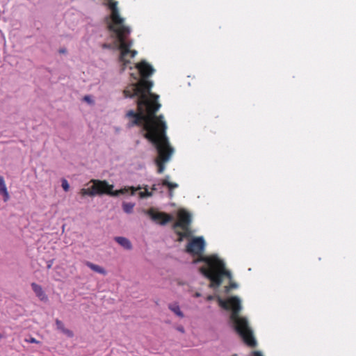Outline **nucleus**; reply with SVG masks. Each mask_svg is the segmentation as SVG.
<instances>
[{"label":"nucleus","instance_id":"obj_1","mask_svg":"<svg viewBox=\"0 0 356 356\" xmlns=\"http://www.w3.org/2000/svg\"><path fill=\"white\" fill-rule=\"evenodd\" d=\"M136 67L142 79L136 83L129 85L124 90L126 97H138V111L129 110L126 113V118L129 119L127 126L128 128L141 127L145 131L144 138L155 145L158 152L155 162L157 172L161 174L164 171L165 163L170 160L174 150L166 136L167 125L163 115H156L161 106L158 102L159 96L151 92L153 83L146 79L153 74L154 70L145 61L138 63Z\"/></svg>","mask_w":356,"mask_h":356},{"label":"nucleus","instance_id":"obj_2","mask_svg":"<svg viewBox=\"0 0 356 356\" xmlns=\"http://www.w3.org/2000/svg\"><path fill=\"white\" fill-rule=\"evenodd\" d=\"M205 247L206 243L202 236L194 237L187 243L185 251L193 257H197L193 260V264H206V266L200 267L199 270L211 281V288H218L221 285L223 277L232 280V275L231 272L226 269L224 261L217 256L204 255Z\"/></svg>","mask_w":356,"mask_h":356},{"label":"nucleus","instance_id":"obj_3","mask_svg":"<svg viewBox=\"0 0 356 356\" xmlns=\"http://www.w3.org/2000/svg\"><path fill=\"white\" fill-rule=\"evenodd\" d=\"M107 5L111 11V22L108 24V29L113 33V36L119 44L118 48L120 50L119 60L122 63V70H124L127 64L130 63L127 57L128 56L130 58L135 57L137 51L131 49L133 42L128 39L131 30L124 24V19L120 15L118 1L110 0Z\"/></svg>","mask_w":356,"mask_h":356},{"label":"nucleus","instance_id":"obj_4","mask_svg":"<svg viewBox=\"0 0 356 356\" xmlns=\"http://www.w3.org/2000/svg\"><path fill=\"white\" fill-rule=\"evenodd\" d=\"M218 302L223 309L232 310L229 316L230 323L244 343L249 347H256L257 341L247 318L240 316L241 305L239 298L236 296H232L227 300H223L220 297H218Z\"/></svg>","mask_w":356,"mask_h":356},{"label":"nucleus","instance_id":"obj_5","mask_svg":"<svg viewBox=\"0 0 356 356\" xmlns=\"http://www.w3.org/2000/svg\"><path fill=\"white\" fill-rule=\"evenodd\" d=\"M92 185L87 188H82L80 191L81 196L86 195L95 196L106 194L111 196H118L119 195L125 194L131 191V194L134 195L136 189L134 187L124 188L120 190L113 191V185L108 184L106 181H101L98 179H92L90 181Z\"/></svg>","mask_w":356,"mask_h":356},{"label":"nucleus","instance_id":"obj_6","mask_svg":"<svg viewBox=\"0 0 356 356\" xmlns=\"http://www.w3.org/2000/svg\"><path fill=\"white\" fill-rule=\"evenodd\" d=\"M191 213L184 209L179 210L177 220L172 225L175 234L178 236L177 241L181 242L184 238H188L193 235L191 228Z\"/></svg>","mask_w":356,"mask_h":356},{"label":"nucleus","instance_id":"obj_7","mask_svg":"<svg viewBox=\"0 0 356 356\" xmlns=\"http://www.w3.org/2000/svg\"><path fill=\"white\" fill-rule=\"evenodd\" d=\"M146 213L154 221H159L161 225H165L167 222L172 220V217L170 214L164 212H156L154 209H150L146 211Z\"/></svg>","mask_w":356,"mask_h":356},{"label":"nucleus","instance_id":"obj_8","mask_svg":"<svg viewBox=\"0 0 356 356\" xmlns=\"http://www.w3.org/2000/svg\"><path fill=\"white\" fill-rule=\"evenodd\" d=\"M115 241L126 250H131L132 248L130 241L125 237L118 236L115 238Z\"/></svg>","mask_w":356,"mask_h":356},{"label":"nucleus","instance_id":"obj_9","mask_svg":"<svg viewBox=\"0 0 356 356\" xmlns=\"http://www.w3.org/2000/svg\"><path fill=\"white\" fill-rule=\"evenodd\" d=\"M56 324L57 328L59 330H60L64 334H65L67 337H68L70 338L73 337V336H74L73 332L65 328L64 326V324L62 321L57 319L56 321Z\"/></svg>","mask_w":356,"mask_h":356},{"label":"nucleus","instance_id":"obj_10","mask_svg":"<svg viewBox=\"0 0 356 356\" xmlns=\"http://www.w3.org/2000/svg\"><path fill=\"white\" fill-rule=\"evenodd\" d=\"M85 264L90 268L92 270L98 273L99 274L105 275L106 274V270L102 266H98L97 264H92L90 261H86Z\"/></svg>","mask_w":356,"mask_h":356},{"label":"nucleus","instance_id":"obj_11","mask_svg":"<svg viewBox=\"0 0 356 356\" xmlns=\"http://www.w3.org/2000/svg\"><path fill=\"white\" fill-rule=\"evenodd\" d=\"M0 195L3 196V199L6 201L8 199V193L3 177L0 176Z\"/></svg>","mask_w":356,"mask_h":356},{"label":"nucleus","instance_id":"obj_12","mask_svg":"<svg viewBox=\"0 0 356 356\" xmlns=\"http://www.w3.org/2000/svg\"><path fill=\"white\" fill-rule=\"evenodd\" d=\"M161 185L167 186L169 189V195L170 197H172V190L178 187V184L176 183H172L168 181L167 179H164L161 181Z\"/></svg>","mask_w":356,"mask_h":356},{"label":"nucleus","instance_id":"obj_13","mask_svg":"<svg viewBox=\"0 0 356 356\" xmlns=\"http://www.w3.org/2000/svg\"><path fill=\"white\" fill-rule=\"evenodd\" d=\"M31 288L36 294V296L39 297L41 300H42L44 298V295L43 294L42 289L40 285L33 282L31 284Z\"/></svg>","mask_w":356,"mask_h":356},{"label":"nucleus","instance_id":"obj_14","mask_svg":"<svg viewBox=\"0 0 356 356\" xmlns=\"http://www.w3.org/2000/svg\"><path fill=\"white\" fill-rule=\"evenodd\" d=\"M168 308L177 316L180 318H183L184 316L183 312L181 311L180 307L177 303L170 304L168 305Z\"/></svg>","mask_w":356,"mask_h":356},{"label":"nucleus","instance_id":"obj_15","mask_svg":"<svg viewBox=\"0 0 356 356\" xmlns=\"http://www.w3.org/2000/svg\"><path fill=\"white\" fill-rule=\"evenodd\" d=\"M135 206L134 203L132 202H124L122 204L123 211L127 213H131L133 212L134 207Z\"/></svg>","mask_w":356,"mask_h":356},{"label":"nucleus","instance_id":"obj_16","mask_svg":"<svg viewBox=\"0 0 356 356\" xmlns=\"http://www.w3.org/2000/svg\"><path fill=\"white\" fill-rule=\"evenodd\" d=\"M238 285L235 282H231L228 286L225 288V292L229 293L231 289L237 288Z\"/></svg>","mask_w":356,"mask_h":356},{"label":"nucleus","instance_id":"obj_17","mask_svg":"<svg viewBox=\"0 0 356 356\" xmlns=\"http://www.w3.org/2000/svg\"><path fill=\"white\" fill-rule=\"evenodd\" d=\"M62 187L65 191H68L70 188V185L67 181L65 179L62 180Z\"/></svg>","mask_w":356,"mask_h":356},{"label":"nucleus","instance_id":"obj_18","mask_svg":"<svg viewBox=\"0 0 356 356\" xmlns=\"http://www.w3.org/2000/svg\"><path fill=\"white\" fill-rule=\"evenodd\" d=\"M152 195V193L149 192L147 188H145V191L141 192L140 193V196L141 197H151Z\"/></svg>","mask_w":356,"mask_h":356},{"label":"nucleus","instance_id":"obj_19","mask_svg":"<svg viewBox=\"0 0 356 356\" xmlns=\"http://www.w3.org/2000/svg\"><path fill=\"white\" fill-rule=\"evenodd\" d=\"M83 100L86 101V102H88V104H92L93 103V101L92 99H91V97L88 95H86L84 97H83Z\"/></svg>","mask_w":356,"mask_h":356},{"label":"nucleus","instance_id":"obj_20","mask_svg":"<svg viewBox=\"0 0 356 356\" xmlns=\"http://www.w3.org/2000/svg\"><path fill=\"white\" fill-rule=\"evenodd\" d=\"M177 330L179 332H181V333H184V332H185L184 328V327H183V326H179V327H177Z\"/></svg>","mask_w":356,"mask_h":356},{"label":"nucleus","instance_id":"obj_21","mask_svg":"<svg viewBox=\"0 0 356 356\" xmlns=\"http://www.w3.org/2000/svg\"><path fill=\"white\" fill-rule=\"evenodd\" d=\"M160 184H154L152 187V190L153 191H156V190H158L159 188V186H160Z\"/></svg>","mask_w":356,"mask_h":356},{"label":"nucleus","instance_id":"obj_22","mask_svg":"<svg viewBox=\"0 0 356 356\" xmlns=\"http://www.w3.org/2000/svg\"><path fill=\"white\" fill-rule=\"evenodd\" d=\"M253 356H263L262 354L259 351H254L252 353Z\"/></svg>","mask_w":356,"mask_h":356},{"label":"nucleus","instance_id":"obj_23","mask_svg":"<svg viewBox=\"0 0 356 356\" xmlns=\"http://www.w3.org/2000/svg\"><path fill=\"white\" fill-rule=\"evenodd\" d=\"M28 341L31 342V343H38V341H36L34 338L33 337H30V339L29 340H27Z\"/></svg>","mask_w":356,"mask_h":356},{"label":"nucleus","instance_id":"obj_24","mask_svg":"<svg viewBox=\"0 0 356 356\" xmlns=\"http://www.w3.org/2000/svg\"><path fill=\"white\" fill-rule=\"evenodd\" d=\"M103 47H104V48H110V47H111V45H110V44H103Z\"/></svg>","mask_w":356,"mask_h":356},{"label":"nucleus","instance_id":"obj_25","mask_svg":"<svg viewBox=\"0 0 356 356\" xmlns=\"http://www.w3.org/2000/svg\"><path fill=\"white\" fill-rule=\"evenodd\" d=\"M213 296H209L207 297V300H213Z\"/></svg>","mask_w":356,"mask_h":356},{"label":"nucleus","instance_id":"obj_26","mask_svg":"<svg viewBox=\"0 0 356 356\" xmlns=\"http://www.w3.org/2000/svg\"><path fill=\"white\" fill-rule=\"evenodd\" d=\"M59 51H60V53L64 54L66 52V50L65 49H60Z\"/></svg>","mask_w":356,"mask_h":356},{"label":"nucleus","instance_id":"obj_27","mask_svg":"<svg viewBox=\"0 0 356 356\" xmlns=\"http://www.w3.org/2000/svg\"><path fill=\"white\" fill-rule=\"evenodd\" d=\"M195 296V297H200V293H196Z\"/></svg>","mask_w":356,"mask_h":356},{"label":"nucleus","instance_id":"obj_28","mask_svg":"<svg viewBox=\"0 0 356 356\" xmlns=\"http://www.w3.org/2000/svg\"><path fill=\"white\" fill-rule=\"evenodd\" d=\"M3 338V335L0 333V339Z\"/></svg>","mask_w":356,"mask_h":356}]
</instances>
